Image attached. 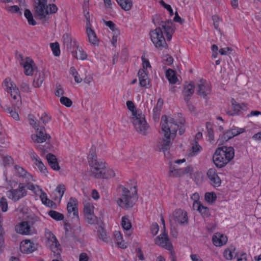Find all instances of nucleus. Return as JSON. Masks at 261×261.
<instances>
[{"instance_id":"nucleus-1","label":"nucleus","mask_w":261,"mask_h":261,"mask_svg":"<svg viewBox=\"0 0 261 261\" xmlns=\"http://www.w3.org/2000/svg\"><path fill=\"white\" fill-rule=\"evenodd\" d=\"M184 121V120L177 121L174 118L167 117L165 115L162 117L161 125L163 137L159 141L158 145L160 151L165 152L169 149L179 128L178 123L182 124Z\"/></svg>"},{"instance_id":"nucleus-2","label":"nucleus","mask_w":261,"mask_h":261,"mask_svg":"<svg viewBox=\"0 0 261 261\" xmlns=\"http://www.w3.org/2000/svg\"><path fill=\"white\" fill-rule=\"evenodd\" d=\"M156 28L150 33L151 40L156 47H165L166 42L164 34L166 35L167 39H171L172 35L174 31L173 23L171 20L161 21L157 22Z\"/></svg>"},{"instance_id":"nucleus-3","label":"nucleus","mask_w":261,"mask_h":261,"mask_svg":"<svg viewBox=\"0 0 261 261\" xmlns=\"http://www.w3.org/2000/svg\"><path fill=\"white\" fill-rule=\"evenodd\" d=\"M126 106L128 109L132 112L131 121L136 130L141 135H146L149 126L145 120L144 115L141 112L136 110L135 106L132 101H127Z\"/></svg>"},{"instance_id":"nucleus-4","label":"nucleus","mask_w":261,"mask_h":261,"mask_svg":"<svg viewBox=\"0 0 261 261\" xmlns=\"http://www.w3.org/2000/svg\"><path fill=\"white\" fill-rule=\"evenodd\" d=\"M33 1L36 14L40 19L44 18L50 14L55 13L58 10V8L55 5H47V0H33Z\"/></svg>"},{"instance_id":"nucleus-5","label":"nucleus","mask_w":261,"mask_h":261,"mask_svg":"<svg viewBox=\"0 0 261 261\" xmlns=\"http://www.w3.org/2000/svg\"><path fill=\"white\" fill-rule=\"evenodd\" d=\"M95 150V147L92 146L90 149L88 160L91 174L94 177L97 178L101 176L100 172L106 167V163L100 159H97Z\"/></svg>"},{"instance_id":"nucleus-6","label":"nucleus","mask_w":261,"mask_h":261,"mask_svg":"<svg viewBox=\"0 0 261 261\" xmlns=\"http://www.w3.org/2000/svg\"><path fill=\"white\" fill-rule=\"evenodd\" d=\"M28 117L30 124L33 127L36 131V134L31 136L32 140L35 143H41L47 139H49L50 137L46 134L44 127L40 126V122L39 121L38 123L32 115H29Z\"/></svg>"},{"instance_id":"nucleus-7","label":"nucleus","mask_w":261,"mask_h":261,"mask_svg":"<svg viewBox=\"0 0 261 261\" xmlns=\"http://www.w3.org/2000/svg\"><path fill=\"white\" fill-rule=\"evenodd\" d=\"M120 197L116 198L118 205L121 208L128 210L132 208L136 201V197L133 196L129 190L121 186Z\"/></svg>"},{"instance_id":"nucleus-8","label":"nucleus","mask_w":261,"mask_h":261,"mask_svg":"<svg viewBox=\"0 0 261 261\" xmlns=\"http://www.w3.org/2000/svg\"><path fill=\"white\" fill-rule=\"evenodd\" d=\"M16 56L21 65L23 66L24 72L27 76L32 75L36 66L33 60L29 57L24 56L18 51L16 52Z\"/></svg>"},{"instance_id":"nucleus-9","label":"nucleus","mask_w":261,"mask_h":261,"mask_svg":"<svg viewBox=\"0 0 261 261\" xmlns=\"http://www.w3.org/2000/svg\"><path fill=\"white\" fill-rule=\"evenodd\" d=\"M45 237L46 239V246L54 253V256L58 257L60 255L61 250L60 245L56 236L49 229H45Z\"/></svg>"},{"instance_id":"nucleus-10","label":"nucleus","mask_w":261,"mask_h":261,"mask_svg":"<svg viewBox=\"0 0 261 261\" xmlns=\"http://www.w3.org/2000/svg\"><path fill=\"white\" fill-rule=\"evenodd\" d=\"M1 2L6 3H17L18 5L8 6L6 7L7 11L11 14H22V11L27 7L25 0H0Z\"/></svg>"},{"instance_id":"nucleus-11","label":"nucleus","mask_w":261,"mask_h":261,"mask_svg":"<svg viewBox=\"0 0 261 261\" xmlns=\"http://www.w3.org/2000/svg\"><path fill=\"white\" fill-rule=\"evenodd\" d=\"M27 195V191L23 184H20L16 189L11 190L8 192V197L16 201Z\"/></svg>"},{"instance_id":"nucleus-12","label":"nucleus","mask_w":261,"mask_h":261,"mask_svg":"<svg viewBox=\"0 0 261 261\" xmlns=\"http://www.w3.org/2000/svg\"><path fill=\"white\" fill-rule=\"evenodd\" d=\"M155 243L169 251L172 250L173 246L168 234L165 232H163L155 239Z\"/></svg>"},{"instance_id":"nucleus-13","label":"nucleus","mask_w":261,"mask_h":261,"mask_svg":"<svg viewBox=\"0 0 261 261\" xmlns=\"http://www.w3.org/2000/svg\"><path fill=\"white\" fill-rule=\"evenodd\" d=\"M77 202L75 198H70L67 205L68 216L72 219H79V213L77 206Z\"/></svg>"},{"instance_id":"nucleus-14","label":"nucleus","mask_w":261,"mask_h":261,"mask_svg":"<svg viewBox=\"0 0 261 261\" xmlns=\"http://www.w3.org/2000/svg\"><path fill=\"white\" fill-rule=\"evenodd\" d=\"M230 153L227 157H223V152H217L215 151L213 156V160L215 165L218 168L224 167L228 163L230 162Z\"/></svg>"},{"instance_id":"nucleus-15","label":"nucleus","mask_w":261,"mask_h":261,"mask_svg":"<svg viewBox=\"0 0 261 261\" xmlns=\"http://www.w3.org/2000/svg\"><path fill=\"white\" fill-rule=\"evenodd\" d=\"M172 216L175 221L181 225H186L188 223L187 213L182 209H176L173 212Z\"/></svg>"},{"instance_id":"nucleus-16","label":"nucleus","mask_w":261,"mask_h":261,"mask_svg":"<svg viewBox=\"0 0 261 261\" xmlns=\"http://www.w3.org/2000/svg\"><path fill=\"white\" fill-rule=\"evenodd\" d=\"M197 94L201 97H205L211 92V87L205 80L201 79L197 84Z\"/></svg>"},{"instance_id":"nucleus-17","label":"nucleus","mask_w":261,"mask_h":261,"mask_svg":"<svg viewBox=\"0 0 261 261\" xmlns=\"http://www.w3.org/2000/svg\"><path fill=\"white\" fill-rule=\"evenodd\" d=\"M15 230L17 233L23 235L32 234L34 232L30 223L27 221H22L16 225Z\"/></svg>"},{"instance_id":"nucleus-18","label":"nucleus","mask_w":261,"mask_h":261,"mask_svg":"<svg viewBox=\"0 0 261 261\" xmlns=\"http://www.w3.org/2000/svg\"><path fill=\"white\" fill-rule=\"evenodd\" d=\"M37 248V244L29 240L22 241L20 245L21 251L25 253H31L36 250Z\"/></svg>"},{"instance_id":"nucleus-19","label":"nucleus","mask_w":261,"mask_h":261,"mask_svg":"<svg viewBox=\"0 0 261 261\" xmlns=\"http://www.w3.org/2000/svg\"><path fill=\"white\" fill-rule=\"evenodd\" d=\"M63 39L64 42V47L67 48L75 49L77 48H82L80 44L73 40L71 36L68 34H65L63 35Z\"/></svg>"},{"instance_id":"nucleus-20","label":"nucleus","mask_w":261,"mask_h":261,"mask_svg":"<svg viewBox=\"0 0 261 261\" xmlns=\"http://www.w3.org/2000/svg\"><path fill=\"white\" fill-rule=\"evenodd\" d=\"M207 176L211 180V184L215 187H218L221 184V179L218 176L215 169H210L207 172Z\"/></svg>"},{"instance_id":"nucleus-21","label":"nucleus","mask_w":261,"mask_h":261,"mask_svg":"<svg viewBox=\"0 0 261 261\" xmlns=\"http://www.w3.org/2000/svg\"><path fill=\"white\" fill-rule=\"evenodd\" d=\"M14 169L16 176L20 177H22L25 179L27 182H30L33 180L32 175L28 173L26 171H25L23 168L17 165H15L14 166Z\"/></svg>"},{"instance_id":"nucleus-22","label":"nucleus","mask_w":261,"mask_h":261,"mask_svg":"<svg viewBox=\"0 0 261 261\" xmlns=\"http://www.w3.org/2000/svg\"><path fill=\"white\" fill-rule=\"evenodd\" d=\"M86 33L88 38L89 42L94 46L98 44L99 40L97 37L96 34L94 30L91 29V27H86Z\"/></svg>"},{"instance_id":"nucleus-23","label":"nucleus","mask_w":261,"mask_h":261,"mask_svg":"<svg viewBox=\"0 0 261 261\" xmlns=\"http://www.w3.org/2000/svg\"><path fill=\"white\" fill-rule=\"evenodd\" d=\"M213 244L216 246H221L226 244L227 241L226 236L220 233H216L212 238Z\"/></svg>"},{"instance_id":"nucleus-24","label":"nucleus","mask_w":261,"mask_h":261,"mask_svg":"<svg viewBox=\"0 0 261 261\" xmlns=\"http://www.w3.org/2000/svg\"><path fill=\"white\" fill-rule=\"evenodd\" d=\"M138 74L140 86L148 88L147 86L149 84V81L146 71L144 69H140Z\"/></svg>"},{"instance_id":"nucleus-25","label":"nucleus","mask_w":261,"mask_h":261,"mask_svg":"<svg viewBox=\"0 0 261 261\" xmlns=\"http://www.w3.org/2000/svg\"><path fill=\"white\" fill-rule=\"evenodd\" d=\"M194 92V85L192 82L186 85L183 91V94L185 97V100L188 103Z\"/></svg>"},{"instance_id":"nucleus-26","label":"nucleus","mask_w":261,"mask_h":261,"mask_svg":"<svg viewBox=\"0 0 261 261\" xmlns=\"http://www.w3.org/2000/svg\"><path fill=\"white\" fill-rule=\"evenodd\" d=\"M216 151L217 152L221 153V152H223V157H227L230 153V161L234 158V150L232 147H227V146H222L217 148Z\"/></svg>"},{"instance_id":"nucleus-27","label":"nucleus","mask_w":261,"mask_h":261,"mask_svg":"<svg viewBox=\"0 0 261 261\" xmlns=\"http://www.w3.org/2000/svg\"><path fill=\"white\" fill-rule=\"evenodd\" d=\"M44 80V73L41 71H37L33 82V85L36 88H39L43 83Z\"/></svg>"},{"instance_id":"nucleus-28","label":"nucleus","mask_w":261,"mask_h":261,"mask_svg":"<svg viewBox=\"0 0 261 261\" xmlns=\"http://www.w3.org/2000/svg\"><path fill=\"white\" fill-rule=\"evenodd\" d=\"M46 159L50 167L55 170H59L60 168L59 166L56 156L51 153H48Z\"/></svg>"},{"instance_id":"nucleus-29","label":"nucleus","mask_w":261,"mask_h":261,"mask_svg":"<svg viewBox=\"0 0 261 261\" xmlns=\"http://www.w3.org/2000/svg\"><path fill=\"white\" fill-rule=\"evenodd\" d=\"M118 5L124 11H129L133 7L132 0H115Z\"/></svg>"},{"instance_id":"nucleus-30","label":"nucleus","mask_w":261,"mask_h":261,"mask_svg":"<svg viewBox=\"0 0 261 261\" xmlns=\"http://www.w3.org/2000/svg\"><path fill=\"white\" fill-rule=\"evenodd\" d=\"M114 237L116 243L119 247L122 249H125L127 247V243L124 242V241L123 240L122 234L120 231H115L114 232Z\"/></svg>"},{"instance_id":"nucleus-31","label":"nucleus","mask_w":261,"mask_h":261,"mask_svg":"<svg viewBox=\"0 0 261 261\" xmlns=\"http://www.w3.org/2000/svg\"><path fill=\"white\" fill-rule=\"evenodd\" d=\"M9 92H10L11 96L14 99H17V101L16 102V106L19 108L21 104V99L18 88L16 87L12 90L9 91Z\"/></svg>"},{"instance_id":"nucleus-32","label":"nucleus","mask_w":261,"mask_h":261,"mask_svg":"<svg viewBox=\"0 0 261 261\" xmlns=\"http://www.w3.org/2000/svg\"><path fill=\"white\" fill-rule=\"evenodd\" d=\"M23 9L24 11V16L25 18L27 19L28 22L29 24L35 25L36 24V21L34 19L33 14L31 11L27 8Z\"/></svg>"},{"instance_id":"nucleus-33","label":"nucleus","mask_w":261,"mask_h":261,"mask_svg":"<svg viewBox=\"0 0 261 261\" xmlns=\"http://www.w3.org/2000/svg\"><path fill=\"white\" fill-rule=\"evenodd\" d=\"M166 75L170 83L174 84L177 83L178 79L174 70L171 69H168Z\"/></svg>"},{"instance_id":"nucleus-34","label":"nucleus","mask_w":261,"mask_h":261,"mask_svg":"<svg viewBox=\"0 0 261 261\" xmlns=\"http://www.w3.org/2000/svg\"><path fill=\"white\" fill-rule=\"evenodd\" d=\"M71 54L77 60H85L88 56L87 53L84 51V50H73Z\"/></svg>"},{"instance_id":"nucleus-35","label":"nucleus","mask_w":261,"mask_h":261,"mask_svg":"<svg viewBox=\"0 0 261 261\" xmlns=\"http://www.w3.org/2000/svg\"><path fill=\"white\" fill-rule=\"evenodd\" d=\"M100 176L98 178H109L115 176V174L114 170L112 169L103 168V171H101Z\"/></svg>"},{"instance_id":"nucleus-36","label":"nucleus","mask_w":261,"mask_h":261,"mask_svg":"<svg viewBox=\"0 0 261 261\" xmlns=\"http://www.w3.org/2000/svg\"><path fill=\"white\" fill-rule=\"evenodd\" d=\"M235 250L236 248L234 246H230L226 249L224 252V256L225 258L228 260L232 259L236 255Z\"/></svg>"},{"instance_id":"nucleus-37","label":"nucleus","mask_w":261,"mask_h":261,"mask_svg":"<svg viewBox=\"0 0 261 261\" xmlns=\"http://www.w3.org/2000/svg\"><path fill=\"white\" fill-rule=\"evenodd\" d=\"M201 149V146L198 144L197 142H195L192 145L191 149L189 150L188 153V156H193L197 154V153Z\"/></svg>"},{"instance_id":"nucleus-38","label":"nucleus","mask_w":261,"mask_h":261,"mask_svg":"<svg viewBox=\"0 0 261 261\" xmlns=\"http://www.w3.org/2000/svg\"><path fill=\"white\" fill-rule=\"evenodd\" d=\"M3 84L6 87L8 92L17 87L16 84L10 78L6 79Z\"/></svg>"},{"instance_id":"nucleus-39","label":"nucleus","mask_w":261,"mask_h":261,"mask_svg":"<svg viewBox=\"0 0 261 261\" xmlns=\"http://www.w3.org/2000/svg\"><path fill=\"white\" fill-rule=\"evenodd\" d=\"M231 103L232 106V108L233 109L234 113L237 114L238 112H240L241 110H243L245 108L246 106L244 103L239 104L234 99L231 100Z\"/></svg>"},{"instance_id":"nucleus-40","label":"nucleus","mask_w":261,"mask_h":261,"mask_svg":"<svg viewBox=\"0 0 261 261\" xmlns=\"http://www.w3.org/2000/svg\"><path fill=\"white\" fill-rule=\"evenodd\" d=\"M121 225L123 228L126 231H129L131 228L132 224L127 216L122 218Z\"/></svg>"},{"instance_id":"nucleus-41","label":"nucleus","mask_w":261,"mask_h":261,"mask_svg":"<svg viewBox=\"0 0 261 261\" xmlns=\"http://www.w3.org/2000/svg\"><path fill=\"white\" fill-rule=\"evenodd\" d=\"M48 215L53 219L57 221L62 220L64 218L63 215L55 211H50L48 212Z\"/></svg>"},{"instance_id":"nucleus-42","label":"nucleus","mask_w":261,"mask_h":261,"mask_svg":"<svg viewBox=\"0 0 261 261\" xmlns=\"http://www.w3.org/2000/svg\"><path fill=\"white\" fill-rule=\"evenodd\" d=\"M84 215L94 214V206L89 202L85 203L84 204Z\"/></svg>"},{"instance_id":"nucleus-43","label":"nucleus","mask_w":261,"mask_h":261,"mask_svg":"<svg viewBox=\"0 0 261 261\" xmlns=\"http://www.w3.org/2000/svg\"><path fill=\"white\" fill-rule=\"evenodd\" d=\"M34 163L41 173L46 174L47 172L46 168L40 159L34 162Z\"/></svg>"},{"instance_id":"nucleus-44","label":"nucleus","mask_w":261,"mask_h":261,"mask_svg":"<svg viewBox=\"0 0 261 261\" xmlns=\"http://www.w3.org/2000/svg\"><path fill=\"white\" fill-rule=\"evenodd\" d=\"M206 127L207 131L209 140L210 141H213L214 139V135L212 124L210 122H206Z\"/></svg>"},{"instance_id":"nucleus-45","label":"nucleus","mask_w":261,"mask_h":261,"mask_svg":"<svg viewBox=\"0 0 261 261\" xmlns=\"http://www.w3.org/2000/svg\"><path fill=\"white\" fill-rule=\"evenodd\" d=\"M216 195L213 193H206L205 194V199L209 203H213L216 200Z\"/></svg>"},{"instance_id":"nucleus-46","label":"nucleus","mask_w":261,"mask_h":261,"mask_svg":"<svg viewBox=\"0 0 261 261\" xmlns=\"http://www.w3.org/2000/svg\"><path fill=\"white\" fill-rule=\"evenodd\" d=\"M60 101L61 104L67 107H70L72 105V101L71 100L67 97L65 96L61 97Z\"/></svg>"},{"instance_id":"nucleus-47","label":"nucleus","mask_w":261,"mask_h":261,"mask_svg":"<svg viewBox=\"0 0 261 261\" xmlns=\"http://www.w3.org/2000/svg\"><path fill=\"white\" fill-rule=\"evenodd\" d=\"M40 191L41 192L40 197L41 199V201L44 204L49 206V203H53V201H50L49 199L47 198L46 194L43 191H42L41 189L40 190Z\"/></svg>"},{"instance_id":"nucleus-48","label":"nucleus","mask_w":261,"mask_h":261,"mask_svg":"<svg viewBox=\"0 0 261 261\" xmlns=\"http://www.w3.org/2000/svg\"><path fill=\"white\" fill-rule=\"evenodd\" d=\"M55 94L56 96L60 97L64 94V90L61 85L58 83L56 85Z\"/></svg>"},{"instance_id":"nucleus-49","label":"nucleus","mask_w":261,"mask_h":261,"mask_svg":"<svg viewBox=\"0 0 261 261\" xmlns=\"http://www.w3.org/2000/svg\"><path fill=\"white\" fill-rule=\"evenodd\" d=\"M141 59L142 61V69L145 70L147 68H151L150 63L145 55L142 56Z\"/></svg>"},{"instance_id":"nucleus-50","label":"nucleus","mask_w":261,"mask_h":261,"mask_svg":"<svg viewBox=\"0 0 261 261\" xmlns=\"http://www.w3.org/2000/svg\"><path fill=\"white\" fill-rule=\"evenodd\" d=\"M85 218L86 221L90 224H93L96 222V218L94 214L85 215Z\"/></svg>"},{"instance_id":"nucleus-51","label":"nucleus","mask_w":261,"mask_h":261,"mask_svg":"<svg viewBox=\"0 0 261 261\" xmlns=\"http://www.w3.org/2000/svg\"><path fill=\"white\" fill-rule=\"evenodd\" d=\"M0 207L3 212H6L8 210V203L6 198L2 197L0 200Z\"/></svg>"},{"instance_id":"nucleus-52","label":"nucleus","mask_w":261,"mask_h":261,"mask_svg":"<svg viewBox=\"0 0 261 261\" xmlns=\"http://www.w3.org/2000/svg\"><path fill=\"white\" fill-rule=\"evenodd\" d=\"M56 191L59 194V200H61L65 191V187L63 185H59L56 189Z\"/></svg>"},{"instance_id":"nucleus-53","label":"nucleus","mask_w":261,"mask_h":261,"mask_svg":"<svg viewBox=\"0 0 261 261\" xmlns=\"http://www.w3.org/2000/svg\"><path fill=\"white\" fill-rule=\"evenodd\" d=\"M199 213L201 214L203 217H208L211 216V213L209 209L203 205L201 207Z\"/></svg>"},{"instance_id":"nucleus-54","label":"nucleus","mask_w":261,"mask_h":261,"mask_svg":"<svg viewBox=\"0 0 261 261\" xmlns=\"http://www.w3.org/2000/svg\"><path fill=\"white\" fill-rule=\"evenodd\" d=\"M233 137H234V135L232 134V132L230 129L226 132L223 135L222 139H223V141H227Z\"/></svg>"},{"instance_id":"nucleus-55","label":"nucleus","mask_w":261,"mask_h":261,"mask_svg":"<svg viewBox=\"0 0 261 261\" xmlns=\"http://www.w3.org/2000/svg\"><path fill=\"white\" fill-rule=\"evenodd\" d=\"M99 232L100 239H101L103 241L105 242H108L109 241V239L107 237V234L105 230L102 228H101L99 230Z\"/></svg>"},{"instance_id":"nucleus-56","label":"nucleus","mask_w":261,"mask_h":261,"mask_svg":"<svg viewBox=\"0 0 261 261\" xmlns=\"http://www.w3.org/2000/svg\"><path fill=\"white\" fill-rule=\"evenodd\" d=\"M163 60L165 63L168 65L172 64L173 62V58L168 54H166L163 57Z\"/></svg>"},{"instance_id":"nucleus-57","label":"nucleus","mask_w":261,"mask_h":261,"mask_svg":"<svg viewBox=\"0 0 261 261\" xmlns=\"http://www.w3.org/2000/svg\"><path fill=\"white\" fill-rule=\"evenodd\" d=\"M230 130L232 132V134L234 135V137L242 134L245 131L244 128L239 127H234L231 128Z\"/></svg>"},{"instance_id":"nucleus-58","label":"nucleus","mask_w":261,"mask_h":261,"mask_svg":"<svg viewBox=\"0 0 261 261\" xmlns=\"http://www.w3.org/2000/svg\"><path fill=\"white\" fill-rule=\"evenodd\" d=\"M119 31L116 30L115 31V33H114L113 37L111 40V43L112 44L113 47H116V43H117V37L119 35Z\"/></svg>"},{"instance_id":"nucleus-59","label":"nucleus","mask_w":261,"mask_h":261,"mask_svg":"<svg viewBox=\"0 0 261 261\" xmlns=\"http://www.w3.org/2000/svg\"><path fill=\"white\" fill-rule=\"evenodd\" d=\"M159 230V227L158 224L156 223H154L152 224L151 226V232L153 234V236H155Z\"/></svg>"},{"instance_id":"nucleus-60","label":"nucleus","mask_w":261,"mask_h":261,"mask_svg":"<svg viewBox=\"0 0 261 261\" xmlns=\"http://www.w3.org/2000/svg\"><path fill=\"white\" fill-rule=\"evenodd\" d=\"M20 89L22 91L24 92H30V86L29 84L27 83L23 82L21 84L20 86Z\"/></svg>"},{"instance_id":"nucleus-61","label":"nucleus","mask_w":261,"mask_h":261,"mask_svg":"<svg viewBox=\"0 0 261 261\" xmlns=\"http://www.w3.org/2000/svg\"><path fill=\"white\" fill-rule=\"evenodd\" d=\"M50 120V118L46 114H44L40 118V120L44 125H46Z\"/></svg>"},{"instance_id":"nucleus-62","label":"nucleus","mask_w":261,"mask_h":261,"mask_svg":"<svg viewBox=\"0 0 261 261\" xmlns=\"http://www.w3.org/2000/svg\"><path fill=\"white\" fill-rule=\"evenodd\" d=\"M4 164L5 166H8L13 163V159L10 156H6L3 159Z\"/></svg>"},{"instance_id":"nucleus-63","label":"nucleus","mask_w":261,"mask_h":261,"mask_svg":"<svg viewBox=\"0 0 261 261\" xmlns=\"http://www.w3.org/2000/svg\"><path fill=\"white\" fill-rule=\"evenodd\" d=\"M202 205H202V204L200 202L195 201L193 204V208L194 210H197L199 212Z\"/></svg>"},{"instance_id":"nucleus-64","label":"nucleus","mask_w":261,"mask_h":261,"mask_svg":"<svg viewBox=\"0 0 261 261\" xmlns=\"http://www.w3.org/2000/svg\"><path fill=\"white\" fill-rule=\"evenodd\" d=\"M29 154L34 162L40 159L32 149L29 151Z\"/></svg>"}]
</instances>
